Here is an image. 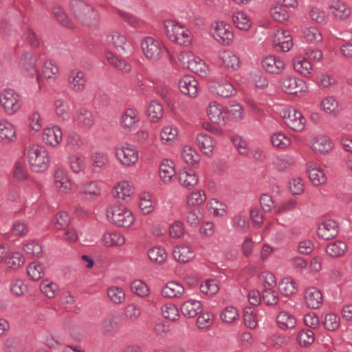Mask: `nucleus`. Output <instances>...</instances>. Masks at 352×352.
Wrapping results in <instances>:
<instances>
[{
	"mask_svg": "<svg viewBox=\"0 0 352 352\" xmlns=\"http://www.w3.org/2000/svg\"><path fill=\"white\" fill-rule=\"evenodd\" d=\"M71 10L76 19L83 25L96 28L99 24V14L91 5L83 0H72Z\"/></svg>",
	"mask_w": 352,
	"mask_h": 352,
	"instance_id": "nucleus-1",
	"label": "nucleus"
},
{
	"mask_svg": "<svg viewBox=\"0 0 352 352\" xmlns=\"http://www.w3.org/2000/svg\"><path fill=\"white\" fill-rule=\"evenodd\" d=\"M164 25L166 36L173 43L186 47L192 44L193 35L182 23L167 19L164 21Z\"/></svg>",
	"mask_w": 352,
	"mask_h": 352,
	"instance_id": "nucleus-2",
	"label": "nucleus"
},
{
	"mask_svg": "<svg viewBox=\"0 0 352 352\" xmlns=\"http://www.w3.org/2000/svg\"><path fill=\"white\" fill-rule=\"evenodd\" d=\"M26 156L34 172L40 173L47 169L50 157L47 150L40 144H32L26 148Z\"/></svg>",
	"mask_w": 352,
	"mask_h": 352,
	"instance_id": "nucleus-3",
	"label": "nucleus"
},
{
	"mask_svg": "<svg viewBox=\"0 0 352 352\" xmlns=\"http://www.w3.org/2000/svg\"><path fill=\"white\" fill-rule=\"evenodd\" d=\"M107 217L111 223L118 227L129 228L135 221V217L130 210L118 205L108 207Z\"/></svg>",
	"mask_w": 352,
	"mask_h": 352,
	"instance_id": "nucleus-4",
	"label": "nucleus"
},
{
	"mask_svg": "<svg viewBox=\"0 0 352 352\" xmlns=\"http://www.w3.org/2000/svg\"><path fill=\"white\" fill-rule=\"evenodd\" d=\"M178 60L184 67H186L200 76L206 77L210 73V68L200 57L189 51L182 52Z\"/></svg>",
	"mask_w": 352,
	"mask_h": 352,
	"instance_id": "nucleus-5",
	"label": "nucleus"
},
{
	"mask_svg": "<svg viewBox=\"0 0 352 352\" xmlns=\"http://www.w3.org/2000/svg\"><path fill=\"white\" fill-rule=\"evenodd\" d=\"M141 48L144 56L151 61H157L169 52L164 44L160 40L151 36H146L142 40Z\"/></svg>",
	"mask_w": 352,
	"mask_h": 352,
	"instance_id": "nucleus-6",
	"label": "nucleus"
},
{
	"mask_svg": "<svg viewBox=\"0 0 352 352\" xmlns=\"http://www.w3.org/2000/svg\"><path fill=\"white\" fill-rule=\"evenodd\" d=\"M116 159L123 166H134L138 161L139 153L136 147L129 143H122L115 148Z\"/></svg>",
	"mask_w": 352,
	"mask_h": 352,
	"instance_id": "nucleus-7",
	"label": "nucleus"
},
{
	"mask_svg": "<svg viewBox=\"0 0 352 352\" xmlns=\"http://www.w3.org/2000/svg\"><path fill=\"white\" fill-rule=\"evenodd\" d=\"M210 34L217 42L224 46L231 45L234 37L231 26L223 21L213 23Z\"/></svg>",
	"mask_w": 352,
	"mask_h": 352,
	"instance_id": "nucleus-8",
	"label": "nucleus"
},
{
	"mask_svg": "<svg viewBox=\"0 0 352 352\" xmlns=\"http://www.w3.org/2000/svg\"><path fill=\"white\" fill-rule=\"evenodd\" d=\"M0 104L5 113L12 116L18 112L22 105L20 96L12 89H6L0 94Z\"/></svg>",
	"mask_w": 352,
	"mask_h": 352,
	"instance_id": "nucleus-9",
	"label": "nucleus"
},
{
	"mask_svg": "<svg viewBox=\"0 0 352 352\" xmlns=\"http://www.w3.org/2000/svg\"><path fill=\"white\" fill-rule=\"evenodd\" d=\"M285 124L295 131H301L305 126V118L301 112L293 107L284 110L283 115Z\"/></svg>",
	"mask_w": 352,
	"mask_h": 352,
	"instance_id": "nucleus-10",
	"label": "nucleus"
},
{
	"mask_svg": "<svg viewBox=\"0 0 352 352\" xmlns=\"http://www.w3.org/2000/svg\"><path fill=\"white\" fill-rule=\"evenodd\" d=\"M86 74L78 69L71 70L67 77V85L70 90L74 93H82L86 89L87 83Z\"/></svg>",
	"mask_w": 352,
	"mask_h": 352,
	"instance_id": "nucleus-11",
	"label": "nucleus"
},
{
	"mask_svg": "<svg viewBox=\"0 0 352 352\" xmlns=\"http://www.w3.org/2000/svg\"><path fill=\"white\" fill-rule=\"evenodd\" d=\"M280 85L283 91L289 94H298L307 90L305 82L296 76H286L281 78Z\"/></svg>",
	"mask_w": 352,
	"mask_h": 352,
	"instance_id": "nucleus-12",
	"label": "nucleus"
},
{
	"mask_svg": "<svg viewBox=\"0 0 352 352\" xmlns=\"http://www.w3.org/2000/svg\"><path fill=\"white\" fill-rule=\"evenodd\" d=\"M210 92L222 98H229L235 95L236 91L233 85L227 80H214L209 86Z\"/></svg>",
	"mask_w": 352,
	"mask_h": 352,
	"instance_id": "nucleus-13",
	"label": "nucleus"
},
{
	"mask_svg": "<svg viewBox=\"0 0 352 352\" xmlns=\"http://www.w3.org/2000/svg\"><path fill=\"white\" fill-rule=\"evenodd\" d=\"M54 185L58 192L67 194L70 192L73 184L65 169L62 168H56L54 174Z\"/></svg>",
	"mask_w": 352,
	"mask_h": 352,
	"instance_id": "nucleus-14",
	"label": "nucleus"
},
{
	"mask_svg": "<svg viewBox=\"0 0 352 352\" xmlns=\"http://www.w3.org/2000/svg\"><path fill=\"white\" fill-rule=\"evenodd\" d=\"M140 120V113L136 109L129 108L122 114L120 118L121 126L127 131H135Z\"/></svg>",
	"mask_w": 352,
	"mask_h": 352,
	"instance_id": "nucleus-15",
	"label": "nucleus"
},
{
	"mask_svg": "<svg viewBox=\"0 0 352 352\" xmlns=\"http://www.w3.org/2000/svg\"><path fill=\"white\" fill-rule=\"evenodd\" d=\"M174 259L179 263L192 261L196 256L195 250L188 243H181L174 247L173 250Z\"/></svg>",
	"mask_w": 352,
	"mask_h": 352,
	"instance_id": "nucleus-16",
	"label": "nucleus"
},
{
	"mask_svg": "<svg viewBox=\"0 0 352 352\" xmlns=\"http://www.w3.org/2000/svg\"><path fill=\"white\" fill-rule=\"evenodd\" d=\"M218 58L221 65L228 71H236L240 67L239 58L230 50L220 51Z\"/></svg>",
	"mask_w": 352,
	"mask_h": 352,
	"instance_id": "nucleus-17",
	"label": "nucleus"
},
{
	"mask_svg": "<svg viewBox=\"0 0 352 352\" xmlns=\"http://www.w3.org/2000/svg\"><path fill=\"white\" fill-rule=\"evenodd\" d=\"M339 232L338 223L332 219H327L321 222L317 230L318 236L324 240H330L336 237Z\"/></svg>",
	"mask_w": 352,
	"mask_h": 352,
	"instance_id": "nucleus-18",
	"label": "nucleus"
},
{
	"mask_svg": "<svg viewBox=\"0 0 352 352\" xmlns=\"http://www.w3.org/2000/svg\"><path fill=\"white\" fill-rule=\"evenodd\" d=\"M273 45L277 51L288 52L293 46V41L287 31L280 30L274 34Z\"/></svg>",
	"mask_w": 352,
	"mask_h": 352,
	"instance_id": "nucleus-19",
	"label": "nucleus"
},
{
	"mask_svg": "<svg viewBox=\"0 0 352 352\" xmlns=\"http://www.w3.org/2000/svg\"><path fill=\"white\" fill-rule=\"evenodd\" d=\"M262 67L268 73L279 74L285 69V64L279 56L270 55L263 59Z\"/></svg>",
	"mask_w": 352,
	"mask_h": 352,
	"instance_id": "nucleus-20",
	"label": "nucleus"
},
{
	"mask_svg": "<svg viewBox=\"0 0 352 352\" xmlns=\"http://www.w3.org/2000/svg\"><path fill=\"white\" fill-rule=\"evenodd\" d=\"M16 140V129L13 124L6 119L0 120V142L9 144Z\"/></svg>",
	"mask_w": 352,
	"mask_h": 352,
	"instance_id": "nucleus-21",
	"label": "nucleus"
},
{
	"mask_svg": "<svg viewBox=\"0 0 352 352\" xmlns=\"http://www.w3.org/2000/svg\"><path fill=\"white\" fill-rule=\"evenodd\" d=\"M36 57L32 53L25 52L20 59V65L26 75L30 76L37 75V80H39L40 75L36 66Z\"/></svg>",
	"mask_w": 352,
	"mask_h": 352,
	"instance_id": "nucleus-22",
	"label": "nucleus"
},
{
	"mask_svg": "<svg viewBox=\"0 0 352 352\" xmlns=\"http://www.w3.org/2000/svg\"><path fill=\"white\" fill-rule=\"evenodd\" d=\"M179 309L185 318H193L202 312L203 307L199 300L189 299L180 305Z\"/></svg>",
	"mask_w": 352,
	"mask_h": 352,
	"instance_id": "nucleus-23",
	"label": "nucleus"
},
{
	"mask_svg": "<svg viewBox=\"0 0 352 352\" xmlns=\"http://www.w3.org/2000/svg\"><path fill=\"white\" fill-rule=\"evenodd\" d=\"M198 82L192 76H184L179 81V88L181 92L191 98H195L198 94Z\"/></svg>",
	"mask_w": 352,
	"mask_h": 352,
	"instance_id": "nucleus-24",
	"label": "nucleus"
},
{
	"mask_svg": "<svg viewBox=\"0 0 352 352\" xmlns=\"http://www.w3.org/2000/svg\"><path fill=\"white\" fill-rule=\"evenodd\" d=\"M307 173L314 186H320L327 182V177L320 166L315 162L307 164Z\"/></svg>",
	"mask_w": 352,
	"mask_h": 352,
	"instance_id": "nucleus-25",
	"label": "nucleus"
},
{
	"mask_svg": "<svg viewBox=\"0 0 352 352\" xmlns=\"http://www.w3.org/2000/svg\"><path fill=\"white\" fill-rule=\"evenodd\" d=\"M304 298L306 305L311 309L319 308L323 302L321 291L315 287H310L305 290Z\"/></svg>",
	"mask_w": 352,
	"mask_h": 352,
	"instance_id": "nucleus-26",
	"label": "nucleus"
},
{
	"mask_svg": "<svg viewBox=\"0 0 352 352\" xmlns=\"http://www.w3.org/2000/svg\"><path fill=\"white\" fill-rule=\"evenodd\" d=\"M327 10L334 18L339 20H345L351 14L350 8L340 0L331 1Z\"/></svg>",
	"mask_w": 352,
	"mask_h": 352,
	"instance_id": "nucleus-27",
	"label": "nucleus"
},
{
	"mask_svg": "<svg viewBox=\"0 0 352 352\" xmlns=\"http://www.w3.org/2000/svg\"><path fill=\"white\" fill-rule=\"evenodd\" d=\"M184 294V287L176 281L167 283L161 289L162 296L166 298H182Z\"/></svg>",
	"mask_w": 352,
	"mask_h": 352,
	"instance_id": "nucleus-28",
	"label": "nucleus"
},
{
	"mask_svg": "<svg viewBox=\"0 0 352 352\" xmlns=\"http://www.w3.org/2000/svg\"><path fill=\"white\" fill-rule=\"evenodd\" d=\"M63 138V133L58 126H52L45 128L43 133V141L51 146H56L60 144Z\"/></svg>",
	"mask_w": 352,
	"mask_h": 352,
	"instance_id": "nucleus-29",
	"label": "nucleus"
},
{
	"mask_svg": "<svg viewBox=\"0 0 352 352\" xmlns=\"http://www.w3.org/2000/svg\"><path fill=\"white\" fill-rule=\"evenodd\" d=\"M207 114L209 119L219 125L225 124L226 112L221 104L213 101L210 102L207 108Z\"/></svg>",
	"mask_w": 352,
	"mask_h": 352,
	"instance_id": "nucleus-30",
	"label": "nucleus"
},
{
	"mask_svg": "<svg viewBox=\"0 0 352 352\" xmlns=\"http://www.w3.org/2000/svg\"><path fill=\"white\" fill-rule=\"evenodd\" d=\"M76 124L82 129H90L94 123V117L92 112L85 108H80L74 118Z\"/></svg>",
	"mask_w": 352,
	"mask_h": 352,
	"instance_id": "nucleus-31",
	"label": "nucleus"
},
{
	"mask_svg": "<svg viewBox=\"0 0 352 352\" xmlns=\"http://www.w3.org/2000/svg\"><path fill=\"white\" fill-rule=\"evenodd\" d=\"M179 184L185 188L190 189L198 183V177L193 170H180L177 173Z\"/></svg>",
	"mask_w": 352,
	"mask_h": 352,
	"instance_id": "nucleus-32",
	"label": "nucleus"
},
{
	"mask_svg": "<svg viewBox=\"0 0 352 352\" xmlns=\"http://www.w3.org/2000/svg\"><path fill=\"white\" fill-rule=\"evenodd\" d=\"M294 70L306 78H311L313 68L311 63L302 56L294 57L292 60Z\"/></svg>",
	"mask_w": 352,
	"mask_h": 352,
	"instance_id": "nucleus-33",
	"label": "nucleus"
},
{
	"mask_svg": "<svg viewBox=\"0 0 352 352\" xmlns=\"http://www.w3.org/2000/svg\"><path fill=\"white\" fill-rule=\"evenodd\" d=\"M278 327L284 331L294 329L296 325V317L287 311H280L276 316Z\"/></svg>",
	"mask_w": 352,
	"mask_h": 352,
	"instance_id": "nucleus-34",
	"label": "nucleus"
},
{
	"mask_svg": "<svg viewBox=\"0 0 352 352\" xmlns=\"http://www.w3.org/2000/svg\"><path fill=\"white\" fill-rule=\"evenodd\" d=\"M102 241L107 248L122 246L125 243L126 239L119 232H106L102 236Z\"/></svg>",
	"mask_w": 352,
	"mask_h": 352,
	"instance_id": "nucleus-35",
	"label": "nucleus"
},
{
	"mask_svg": "<svg viewBox=\"0 0 352 352\" xmlns=\"http://www.w3.org/2000/svg\"><path fill=\"white\" fill-rule=\"evenodd\" d=\"M333 147L331 140L325 135L316 136L311 142V148L316 153H326L330 151Z\"/></svg>",
	"mask_w": 352,
	"mask_h": 352,
	"instance_id": "nucleus-36",
	"label": "nucleus"
},
{
	"mask_svg": "<svg viewBox=\"0 0 352 352\" xmlns=\"http://www.w3.org/2000/svg\"><path fill=\"white\" fill-rule=\"evenodd\" d=\"M107 43L118 52L125 51L126 37L118 31H113L107 36Z\"/></svg>",
	"mask_w": 352,
	"mask_h": 352,
	"instance_id": "nucleus-37",
	"label": "nucleus"
},
{
	"mask_svg": "<svg viewBox=\"0 0 352 352\" xmlns=\"http://www.w3.org/2000/svg\"><path fill=\"white\" fill-rule=\"evenodd\" d=\"M54 109L56 116L61 121H67L70 118V106L68 102L64 99L55 100Z\"/></svg>",
	"mask_w": 352,
	"mask_h": 352,
	"instance_id": "nucleus-38",
	"label": "nucleus"
},
{
	"mask_svg": "<svg viewBox=\"0 0 352 352\" xmlns=\"http://www.w3.org/2000/svg\"><path fill=\"white\" fill-rule=\"evenodd\" d=\"M196 142L204 154L210 155L212 153L214 142L211 136L205 133H200L197 135Z\"/></svg>",
	"mask_w": 352,
	"mask_h": 352,
	"instance_id": "nucleus-39",
	"label": "nucleus"
},
{
	"mask_svg": "<svg viewBox=\"0 0 352 352\" xmlns=\"http://www.w3.org/2000/svg\"><path fill=\"white\" fill-rule=\"evenodd\" d=\"M116 196L121 199L129 201L134 194L133 186L127 181H121L113 188Z\"/></svg>",
	"mask_w": 352,
	"mask_h": 352,
	"instance_id": "nucleus-40",
	"label": "nucleus"
},
{
	"mask_svg": "<svg viewBox=\"0 0 352 352\" xmlns=\"http://www.w3.org/2000/svg\"><path fill=\"white\" fill-rule=\"evenodd\" d=\"M220 318L224 324H235L239 319V311L234 306H227L222 309L220 314Z\"/></svg>",
	"mask_w": 352,
	"mask_h": 352,
	"instance_id": "nucleus-41",
	"label": "nucleus"
},
{
	"mask_svg": "<svg viewBox=\"0 0 352 352\" xmlns=\"http://www.w3.org/2000/svg\"><path fill=\"white\" fill-rule=\"evenodd\" d=\"M232 227L241 233L246 232L250 228V221L245 214L237 213L234 214L230 221Z\"/></svg>",
	"mask_w": 352,
	"mask_h": 352,
	"instance_id": "nucleus-42",
	"label": "nucleus"
},
{
	"mask_svg": "<svg viewBox=\"0 0 352 352\" xmlns=\"http://www.w3.org/2000/svg\"><path fill=\"white\" fill-rule=\"evenodd\" d=\"M164 115L162 104L157 100H152L147 107V116L152 122H157Z\"/></svg>",
	"mask_w": 352,
	"mask_h": 352,
	"instance_id": "nucleus-43",
	"label": "nucleus"
},
{
	"mask_svg": "<svg viewBox=\"0 0 352 352\" xmlns=\"http://www.w3.org/2000/svg\"><path fill=\"white\" fill-rule=\"evenodd\" d=\"M295 162L294 157L283 155L276 157L273 162V164L278 170L285 172L290 170L294 165Z\"/></svg>",
	"mask_w": 352,
	"mask_h": 352,
	"instance_id": "nucleus-44",
	"label": "nucleus"
},
{
	"mask_svg": "<svg viewBox=\"0 0 352 352\" xmlns=\"http://www.w3.org/2000/svg\"><path fill=\"white\" fill-rule=\"evenodd\" d=\"M206 201V195L204 190L199 189L192 191L186 196V202L188 206L195 207L204 204Z\"/></svg>",
	"mask_w": 352,
	"mask_h": 352,
	"instance_id": "nucleus-45",
	"label": "nucleus"
},
{
	"mask_svg": "<svg viewBox=\"0 0 352 352\" xmlns=\"http://www.w3.org/2000/svg\"><path fill=\"white\" fill-rule=\"evenodd\" d=\"M70 168L74 173H79L85 170L86 164L85 157L80 153H74L68 157Z\"/></svg>",
	"mask_w": 352,
	"mask_h": 352,
	"instance_id": "nucleus-46",
	"label": "nucleus"
},
{
	"mask_svg": "<svg viewBox=\"0 0 352 352\" xmlns=\"http://www.w3.org/2000/svg\"><path fill=\"white\" fill-rule=\"evenodd\" d=\"M270 141L272 146L279 150L286 149L291 144V140L282 132H276L271 135Z\"/></svg>",
	"mask_w": 352,
	"mask_h": 352,
	"instance_id": "nucleus-47",
	"label": "nucleus"
},
{
	"mask_svg": "<svg viewBox=\"0 0 352 352\" xmlns=\"http://www.w3.org/2000/svg\"><path fill=\"white\" fill-rule=\"evenodd\" d=\"M320 107L324 111L329 114L336 115L340 111L339 103L333 96H327L323 98L320 102Z\"/></svg>",
	"mask_w": 352,
	"mask_h": 352,
	"instance_id": "nucleus-48",
	"label": "nucleus"
},
{
	"mask_svg": "<svg viewBox=\"0 0 352 352\" xmlns=\"http://www.w3.org/2000/svg\"><path fill=\"white\" fill-rule=\"evenodd\" d=\"M42 73L45 78L54 82L59 76V68L52 61L47 60L43 64Z\"/></svg>",
	"mask_w": 352,
	"mask_h": 352,
	"instance_id": "nucleus-49",
	"label": "nucleus"
},
{
	"mask_svg": "<svg viewBox=\"0 0 352 352\" xmlns=\"http://www.w3.org/2000/svg\"><path fill=\"white\" fill-rule=\"evenodd\" d=\"M181 157L188 164L195 166L199 162V155L192 147L190 146H184Z\"/></svg>",
	"mask_w": 352,
	"mask_h": 352,
	"instance_id": "nucleus-50",
	"label": "nucleus"
},
{
	"mask_svg": "<svg viewBox=\"0 0 352 352\" xmlns=\"http://www.w3.org/2000/svg\"><path fill=\"white\" fill-rule=\"evenodd\" d=\"M173 165V162L168 160H163L160 164L159 174L164 182H169L175 174Z\"/></svg>",
	"mask_w": 352,
	"mask_h": 352,
	"instance_id": "nucleus-51",
	"label": "nucleus"
},
{
	"mask_svg": "<svg viewBox=\"0 0 352 352\" xmlns=\"http://www.w3.org/2000/svg\"><path fill=\"white\" fill-rule=\"evenodd\" d=\"M208 211L215 217H223L226 214V206L217 199H211L207 204Z\"/></svg>",
	"mask_w": 352,
	"mask_h": 352,
	"instance_id": "nucleus-52",
	"label": "nucleus"
},
{
	"mask_svg": "<svg viewBox=\"0 0 352 352\" xmlns=\"http://www.w3.org/2000/svg\"><path fill=\"white\" fill-rule=\"evenodd\" d=\"M232 21L236 26L241 30L248 31L252 26L251 20L243 12H237L233 14Z\"/></svg>",
	"mask_w": 352,
	"mask_h": 352,
	"instance_id": "nucleus-53",
	"label": "nucleus"
},
{
	"mask_svg": "<svg viewBox=\"0 0 352 352\" xmlns=\"http://www.w3.org/2000/svg\"><path fill=\"white\" fill-rule=\"evenodd\" d=\"M148 256L151 261L157 264L163 263L167 258L166 250L160 246L150 248L148 251Z\"/></svg>",
	"mask_w": 352,
	"mask_h": 352,
	"instance_id": "nucleus-54",
	"label": "nucleus"
},
{
	"mask_svg": "<svg viewBox=\"0 0 352 352\" xmlns=\"http://www.w3.org/2000/svg\"><path fill=\"white\" fill-rule=\"evenodd\" d=\"M178 136V130L173 126H164L160 133L161 140L164 144H172L176 141Z\"/></svg>",
	"mask_w": 352,
	"mask_h": 352,
	"instance_id": "nucleus-55",
	"label": "nucleus"
},
{
	"mask_svg": "<svg viewBox=\"0 0 352 352\" xmlns=\"http://www.w3.org/2000/svg\"><path fill=\"white\" fill-rule=\"evenodd\" d=\"M139 208L144 214H148L154 210L155 206L151 194L142 193L140 195Z\"/></svg>",
	"mask_w": 352,
	"mask_h": 352,
	"instance_id": "nucleus-56",
	"label": "nucleus"
},
{
	"mask_svg": "<svg viewBox=\"0 0 352 352\" xmlns=\"http://www.w3.org/2000/svg\"><path fill=\"white\" fill-rule=\"evenodd\" d=\"M346 250L347 245L344 242L336 241L327 246L326 252L331 257H338L343 255Z\"/></svg>",
	"mask_w": 352,
	"mask_h": 352,
	"instance_id": "nucleus-57",
	"label": "nucleus"
},
{
	"mask_svg": "<svg viewBox=\"0 0 352 352\" xmlns=\"http://www.w3.org/2000/svg\"><path fill=\"white\" fill-rule=\"evenodd\" d=\"M286 8L287 6H281V5H276L273 6L270 8V15L276 21L278 22H285L289 19V12L287 10Z\"/></svg>",
	"mask_w": 352,
	"mask_h": 352,
	"instance_id": "nucleus-58",
	"label": "nucleus"
},
{
	"mask_svg": "<svg viewBox=\"0 0 352 352\" xmlns=\"http://www.w3.org/2000/svg\"><path fill=\"white\" fill-rule=\"evenodd\" d=\"M162 316L170 321H176L180 318L177 307L173 303H166L161 308Z\"/></svg>",
	"mask_w": 352,
	"mask_h": 352,
	"instance_id": "nucleus-59",
	"label": "nucleus"
},
{
	"mask_svg": "<svg viewBox=\"0 0 352 352\" xmlns=\"http://www.w3.org/2000/svg\"><path fill=\"white\" fill-rule=\"evenodd\" d=\"M131 290L135 295L142 298L146 297L150 294L148 285L141 280H135L131 283Z\"/></svg>",
	"mask_w": 352,
	"mask_h": 352,
	"instance_id": "nucleus-60",
	"label": "nucleus"
},
{
	"mask_svg": "<svg viewBox=\"0 0 352 352\" xmlns=\"http://www.w3.org/2000/svg\"><path fill=\"white\" fill-rule=\"evenodd\" d=\"M278 289L283 295L289 296L296 292L297 286L293 280L284 278L279 283Z\"/></svg>",
	"mask_w": 352,
	"mask_h": 352,
	"instance_id": "nucleus-61",
	"label": "nucleus"
},
{
	"mask_svg": "<svg viewBox=\"0 0 352 352\" xmlns=\"http://www.w3.org/2000/svg\"><path fill=\"white\" fill-rule=\"evenodd\" d=\"M314 333L310 329L302 330L297 335V341L303 347L311 345L314 342Z\"/></svg>",
	"mask_w": 352,
	"mask_h": 352,
	"instance_id": "nucleus-62",
	"label": "nucleus"
},
{
	"mask_svg": "<svg viewBox=\"0 0 352 352\" xmlns=\"http://www.w3.org/2000/svg\"><path fill=\"white\" fill-rule=\"evenodd\" d=\"M27 273L32 280H38L44 275L43 267L36 262L30 263L27 267Z\"/></svg>",
	"mask_w": 352,
	"mask_h": 352,
	"instance_id": "nucleus-63",
	"label": "nucleus"
},
{
	"mask_svg": "<svg viewBox=\"0 0 352 352\" xmlns=\"http://www.w3.org/2000/svg\"><path fill=\"white\" fill-rule=\"evenodd\" d=\"M23 250L30 256L38 257L43 253L41 245L36 241H30L25 243L23 245Z\"/></svg>",
	"mask_w": 352,
	"mask_h": 352,
	"instance_id": "nucleus-64",
	"label": "nucleus"
}]
</instances>
